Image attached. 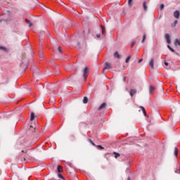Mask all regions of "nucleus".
Listing matches in <instances>:
<instances>
[{"label":"nucleus","mask_w":180,"mask_h":180,"mask_svg":"<svg viewBox=\"0 0 180 180\" xmlns=\"http://www.w3.org/2000/svg\"><path fill=\"white\" fill-rule=\"evenodd\" d=\"M88 74H89V70H88V68H85L83 73V77L84 78L85 80L88 77Z\"/></svg>","instance_id":"nucleus-1"},{"label":"nucleus","mask_w":180,"mask_h":180,"mask_svg":"<svg viewBox=\"0 0 180 180\" xmlns=\"http://www.w3.org/2000/svg\"><path fill=\"white\" fill-rule=\"evenodd\" d=\"M136 94H137V89H131L129 91V95L130 96H131V98H133V96H134V95H136Z\"/></svg>","instance_id":"nucleus-2"},{"label":"nucleus","mask_w":180,"mask_h":180,"mask_svg":"<svg viewBox=\"0 0 180 180\" xmlns=\"http://www.w3.org/2000/svg\"><path fill=\"white\" fill-rule=\"evenodd\" d=\"M105 67L103 70H110V68H112V63H109L108 62L105 63Z\"/></svg>","instance_id":"nucleus-3"},{"label":"nucleus","mask_w":180,"mask_h":180,"mask_svg":"<svg viewBox=\"0 0 180 180\" xmlns=\"http://www.w3.org/2000/svg\"><path fill=\"white\" fill-rule=\"evenodd\" d=\"M174 16L176 19H179V16H180L179 11H174Z\"/></svg>","instance_id":"nucleus-4"},{"label":"nucleus","mask_w":180,"mask_h":180,"mask_svg":"<svg viewBox=\"0 0 180 180\" xmlns=\"http://www.w3.org/2000/svg\"><path fill=\"white\" fill-rule=\"evenodd\" d=\"M165 39H166L168 44H170V43H171V37H169V34H165Z\"/></svg>","instance_id":"nucleus-5"},{"label":"nucleus","mask_w":180,"mask_h":180,"mask_svg":"<svg viewBox=\"0 0 180 180\" xmlns=\"http://www.w3.org/2000/svg\"><path fill=\"white\" fill-rule=\"evenodd\" d=\"M105 108H106V103H102V104L99 106L98 110H102V109H105Z\"/></svg>","instance_id":"nucleus-6"},{"label":"nucleus","mask_w":180,"mask_h":180,"mask_svg":"<svg viewBox=\"0 0 180 180\" xmlns=\"http://www.w3.org/2000/svg\"><path fill=\"white\" fill-rule=\"evenodd\" d=\"M149 65L151 68H154V58L150 59Z\"/></svg>","instance_id":"nucleus-7"},{"label":"nucleus","mask_w":180,"mask_h":180,"mask_svg":"<svg viewBox=\"0 0 180 180\" xmlns=\"http://www.w3.org/2000/svg\"><path fill=\"white\" fill-rule=\"evenodd\" d=\"M140 109H141L144 116H147V112H146V108H144V107H143V106H141Z\"/></svg>","instance_id":"nucleus-8"},{"label":"nucleus","mask_w":180,"mask_h":180,"mask_svg":"<svg viewBox=\"0 0 180 180\" xmlns=\"http://www.w3.org/2000/svg\"><path fill=\"white\" fill-rule=\"evenodd\" d=\"M114 57H115V58H120V54H119V52L116 51L114 53Z\"/></svg>","instance_id":"nucleus-9"},{"label":"nucleus","mask_w":180,"mask_h":180,"mask_svg":"<svg viewBox=\"0 0 180 180\" xmlns=\"http://www.w3.org/2000/svg\"><path fill=\"white\" fill-rule=\"evenodd\" d=\"M143 7L144 11H147L148 7H147V2L146 1H143Z\"/></svg>","instance_id":"nucleus-10"},{"label":"nucleus","mask_w":180,"mask_h":180,"mask_svg":"<svg viewBox=\"0 0 180 180\" xmlns=\"http://www.w3.org/2000/svg\"><path fill=\"white\" fill-rule=\"evenodd\" d=\"M174 45L176 46H180V39H176L174 41Z\"/></svg>","instance_id":"nucleus-11"},{"label":"nucleus","mask_w":180,"mask_h":180,"mask_svg":"<svg viewBox=\"0 0 180 180\" xmlns=\"http://www.w3.org/2000/svg\"><path fill=\"white\" fill-rule=\"evenodd\" d=\"M155 90V88H154V86H149V92H154V91Z\"/></svg>","instance_id":"nucleus-12"},{"label":"nucleus","mask_w":180,"mask_h":180,"mask_svg":"<svg viewBox=\"0 0 180 180\" xmlns=\"http://www.w3.org/2000/svg\"><path fill=\"white\" fill-rule=\"evenodd\" d=\"M63 172V167L60 165H58V172L60 174Z\"/></svg>","instance_id":"nucleus-13"},{"label":"nucleus","mask_w":180,"mask_h":180,"mask_svg":"<svg viewBox=\"0 0 180 180\" xmlns=\"http://www.w3.org/2000/svg\"><path fill=\"white\" fill-rule=\"evenodd\" d=\"M30 120L31 121L34 120V112H31Z\"/></svg>","instance_id":"nucleus-14"},{"label":"nucleus","mask_w":180,"mask_h":180,"mask_svg":"<svg viewBox=\"0 0 180 180\" xmlns=\"http://www.w3.org/2000/svg\"><path fill=\"white\" fill-rule=\"evenodd\" d=\"M113 154L115 155V158H117L118 157H120V154L119 153L114 152Z\"/></svg>","instance_id":"nucleus-15"},{"label":"nucleus","mask_w":180,"mask_h":180,"mask_svg":"<svg viewBox=\"0 0 180 180\" xmlns=\"http://www.w3.org/2000/svg\"><path fill=\"white\" fill-rule=\"evenodd\" d=\"M100 27L101 29V33H102V34H103L105 33V30L103 27V26H102V25H100Z\"/></svg>","instance_id":"nucleus-16"},{"label":"nucleus","mask_w":180,"mask_h":180,"mask_svg":"<svg viewBox=\"0 0 180 180\" xmlns=\"http://www.w3.org/2000/svg\"><path fill=\"white\" fill-rule=\"evenodd\" d=\"M0 50H3V51H6V53H8V49L4 46H0Z\"/></svg>","instance_id":"nucleus-17"},{"label":"nucleus","mask_w":180,"mask_h":180,"mask_svg":"<svg viewBox=\"0 0 180 180\" xmlns=\"http://www.w3.org/2000/svg\"><path fill=\"white\" fill-rule=\"evenodd\" d=\"M174 155L178 156V148H174Z\"/></svg>","instance_id":"nucleus-18"},{"label":"nucleus","mask_w":180,"mask_h":180,"mask_svg":"<svg viewBox=\"0 0 180 180\" xmlns=\"http://www.w3.org/2000/svg\"><path fill=\"white\" fill-rule=\"evenodd\" d=\"M25 22H26V23H27V25H29V27H31V26H32V22H30V20L26 19V20H25Z\"/></svg>","instance_id":"nucleus-19"},{"label":"nucleus","mask_w":180,"mask_h":180,"mask_svg":"<svg viewBox=\"0 0 180 180\" xmlns=\"http://www.w3.org/2000/svg\"><path fill=\"white\" fill-rule=\"evenodd\" d=\"M88 102V97L84 96L83 99V103H86Z\"/></svg>","instance_id":"nucleus-20"},{"label":"nucleus","mask_w":180,"mask_h":180,"mask_svg":"<svg viewBox=\"0 0 180 180\" xmlns=\"http://www.w3.org/2000/svg\"><path fill=\"white\" fill-rule=\"evenodd\" d=\"M176 25H178V20H175L174 24L172 25V27H175V26H176Z\"/></svg>","instance_id":"nucleus-21"},{"label":"nucleus","mask_w":180,"mask_h":180,"mask_svg":"<svg viewBox=\"0 0 180 180\" xmlns=\"http://www.w3.org/2000/svg\"><path fill=\"white\" fill-rule=\"evenodd\" d=\"M130 58H131V56H127V58L125 60V63H129V61H130Z\"/></svg>","instance_id":"nucleus-22"},{"label":"nucleus","mask_w":180,"mask_h":180,"mask_svg":"<svg viewBox=\"0 0 180 180\" xmlns=\"http://www.w3.org/2000/svg\"><path fill=\"white\" fill-rule=\"evenodd\" d=\"M167 47L170 50V51H172V53H175V50L174 49L171 48V46L169 45H168Z\"/></svg>","instance_id":"nucleus-23"},{"label":"nucleus","mask_w":180,"mask_h":180,"mask_svg":"<svg viewBox=\"0 0 180 180\" xmlns=\"http://www.w3.org/2000/svg\"><path fill=\"white\" fill-rule=\"evenodd\" d=\"M146 34H143V36L142 43H144V41H146Z\"/></svg>","instance_id":"nucleus-24"},{"label":"nucleus","mask_w":180,"mask_h":180,"mask_svg":"<svg viewBox=\"0 0 180 180\" xmlns=\"http://www.w3.org/2000/svg\"><path fill=\"white\" fill-rule=\"evenodd\" d=\"M58 177L60 178V179H64V176L61 174H58Z\"/></svg>","instance_id":"nucleus-25"},{"label":"nucleus","mask_w":180,"mask_h":180,"mask_svg":"<svg viewBox=\"0 0 180 180\" xmlns=\"http://www.w3.org/2000/svg\"><path fill=\"white\" fill-rule=\"evenodd\" d=\"M89 143H91V144H92V146H96V144H95V143H94V141H92V140L91 139H89Z\"/></svg>","instance_id":"nucleus-26"},{"label":"nucleus","mask_w":180,"mask_h":180,"mask_svg":"<svg viewBox=\"0 0 180 180\" xmlns=\"http://www.w3.org/2000/svg\"><path fill=\"white\" fill-rule=\"evenodd\" d=\"M131 2H133V0H128V5L129 6H131Z\"/></svg>","instance_id":"nucleus-27"},{"label":"nucleus","mask_w":180,"mask_h":180,"mask_svg":"<svg viewBox=\"0 0 180 180\" xmlns=\"http://www.w3.org/2000/svg\"><path fill=\"white\" fill-rule=\"evenodd\" d=\"M58 51H59V53H63V50L61 49V46L58 47Z\"/></svg>","instance_id":"nucleus-28"},{"label":"nucleus","mask_w":180,"mask_h":180,"mask_svg":"<svg viewBox=\"0 0 180 180\" xmlns=\"http://www.w3.org/2000/svg\"><path fill=\"white\" fill-rule=\"evenodd\" d=\"M39 54H40V56H39L40 60H43V56H41V54H43V52L40 51Z\"/></svg>","instance_id":"nucleus-29"},{"label":"nucleus","mask_w":180,"mask_h":180,"mask_svg":"<svg viewBox=\"0 0 180 180\" xmlns=\"http://www.w3.org/2000/svg\"><path fill=\"white\" fill-rule=\"evenodd\" d=\"M160 9H164V4L160 5Z\"/></svg>","instance_id":"nucleus-30"},{"label":"nucleus","mask_w":180,"mask_h":180,"mask_svg":"<svg viewBox=\"0 0 180 180\" xmlns=\"http://www.w3.org/2000/svg\"><path fill=\"white\" fill-rule=\"evenodd\" d=\"M96 37H98V39H99L101 37V34H97Z\"/></svg>","instance_id":"nucleus-31"},{"label":"nucleus","mask_w":180,"mask_h":180,"mask_svg":"<svg viewBox=\"0 0 180 180\" xmlns=\"http://www.w3.org/2000/svg\"><path fill=\"white\" fill-rule=\"evenodd\" d=\"M98 147H99L101 148V150H103V148H104L102 146H100V145L98 146Z\"/></svg>","instance_id":"nucleus-32"},{"label":"nucleus","mask_w":180,"mask_h":180,"mask_svg":"<svg viewBox=\"0 0 180 180\" xmlns=\"http://www.w3.org/2000/svg\"><path fill=\"white\" fill-rule=\"evenodd\" d=\"M136 44V41L132 42L131 47H133Z\"/></svg>","instance_id":"nucleus-33"},{"label":"nucleus","mask_w":180,"mask_h":180,"mask_svg":"<svg viewBox=\"0 0 180 180\" xmlns=\"http://www.w3.org/2000/svg\"><path fill=\"white\" fill-rule=\"evenodd\" d=\"M165 65H166V67H168V63L167 62H165Z\"/></svg>","instance_id":"nucleus-34"},{"label":"nucleus","mask_w":180,"mask_h":180,"mask_svg":"<svg viewBox=\"0 0 180 180\" xmlns=\"http://www.w3.org/2000/svg\"><path fill=\"white\" fill-rule=\"evenodd\" d=\"M141 61H143V59H139V63H141Z\"/></svg>","instance_id":"nucleus-35"},{"label":"nucleus","mask_w":180,"mask_h":180,"mask_svg":"<svg viewBox=\"0 0 180 180\" xmlns=\"http://www.w3.org/2000/svg\"><path fill=\"white\" fill-rule=\"evenodd\" d=\"M22 153H27V151H26V150H22Z\"/></svg>","instance_id":"nucleus-36"},{"label":"nucleus","mask_w":180,"mask_h":180,"mask_svg":"<svg viewBox=\"0 0 180 180\" xmlns=\"http://www.w3.org/2000/svg\"><path fill=\"white\" fill-rule=\"evenodd\" d=\"M123 81H124H124H126V77H124Z\"/></svg>","instance_id":"nucleus-37"},{"label":"nucleus","mask_w":180,"mask_h":180,"mask_svg":"<svg viewBox=\"0 0 180 180\" xmlns=\"http://www.w3.org/2000/svg\"><path fill=\"white\" fill-rule=\"evenodd\" d=\"M127 180H130V177H128V178H127Z\"/></svg>","instance_id":"nucleus-38"},{"label":"nucleus","mask_w":180,"mask_h":180,"mask_svg":"<svg viewBox=\"0 0 180 180\" xmlns=\"http://www.w3.org/2000/svg\"><path fill=\"white\" fill-rule=\"evenodd\" d=\"M30 127H31V128H33V127H32V126H30Z\"/></svg>","instance_id":"nucleus-39"}]
</instances>
